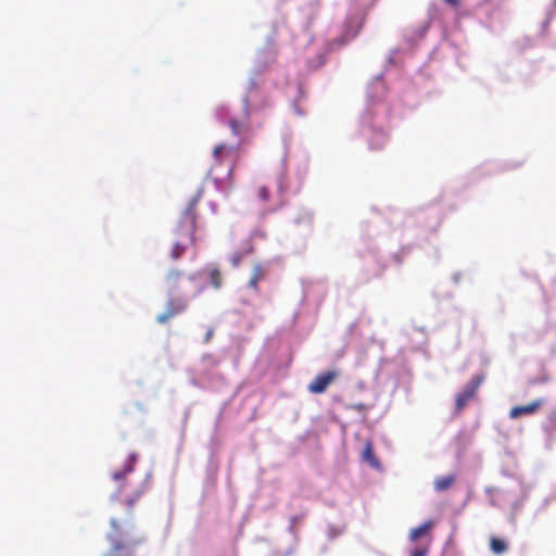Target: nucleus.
<instances>
[{
  "mask_svg": "<svg viewBox=\"0 0 556 556\" xmlns=\"http://www.w3.org/2000/svg\"><path fill=\"white\" fill-rule=\"evenodd\" d=\"M544 403L545 401L543 399H536L527 405L514 406L509 410V417L511 419H516L521 416L533 415L544 405Z\"/></svg>",
  "mask_w": 556,
  "mask_h": 556,
  "instance_id": "6",
  "label": "nucleus"
},
{
  "mask_svg": "<svg viewBox=\"0 0 556 556\" xmlns=\"http://www.w3.org/2000/svg\"><path fill=\"white\" fill-rule=\"evenodd\" d=\"M362 459L374 468L380 467V462L375 455L372 443L370 441L365 443L364 450L362 452Z\"/></svg>",
  "mask_w": 556,
  "mask_h": 556,
  "instance_id": "10",
  "label": "nucleus"
},
{
  "mask_svg": "<svg viewBox=\"0 0 556 556\" xmlns=\"http://www.w3.org/2000/svg\"><path fill=\"white\" fill-rule=\"evenodd\" d=\"M182 273L178 270H170L166 276V285L170 293L177 290L179 280L182 278Z\"/></svg>",
  "mask_w": 556,
  "mask_h": 556,
  "instance_id": "13",
  "label": "nucleus"
},
{
  "mask_svg": "<svg viewBox=\"0 0 556 556\" xmlns=\"http://www.w3.org/2000/svg\"><path fill=\"white\" fill-rule=\"evenodd\" d=\"M252 252V248L250 249H247L244 252H236L233 253L231 256H230V263L232 265V267H238L241 263V260L243 257V254H249Z\"/></svg>",
  "mask_w": 556,
  "mask_h": 556,
  "instance_id": "16",
  "label": "nucleus"
},
{
  "mask_svg": "<svg viewBox=\"0 0 556 556\" xmlns=\"http://www.w3.org/2000/svg\"><path fill=\"white\" fill-rule=\"evenodd\" d=\"M267 276V270L262 264H255L253 266L252 276L248 282L249 288L258 292V282L264 280Z\"/></svg>",
  "mask_w": 556,
  "mask_h": 556,
  "instance_id": "9",
  "label": "nucleus"
},
{
  "mask_svg": "<svg viewBox=\"0 0 556 556\" xmlns=\"http://www.w3.org/2000/svg\"><path fill=\"white\" fill-rule=\"evenodd\" d=\"M240 143L228 146L226 143L217 144L213 150V156L217 164H222L226 157H238Z\"/></svg>",
  "mask_w": 556,
  "mask_h": 556,
  "instance_id": "7",
  "label": "nucleus"
},
{
  "mask_svg": "<svg viewBox=\"0 0 556 556\" xmlns=\"http://www.w3.org/2000/svg\"><path fill=\"white\" fill-rule=\"evenodd\" d=\"M201 198L202 191H198L197 194L190 199L176 226L177 228L188 231L189 227H192V233L195 232L198 219L197 208Z\"/></svg>",
  "mask_w": 556,
  "mask_h": 556,
  "instance_id": "3",
  "label": "nucleus"
},
{
  "mask_svg": "<svg viewBox=\"0 0 556 556\" xmlns=\"http://www.w3.org/2000/svg\"><path fill=\"white\" fill-rule=\"evenodd\" d=\"M141 496V492L134 491L132 496L126 500L128 506H132V504Z\"/></svg>",
  "mask_w": 556,
  "mask_h": 556,
  "instance_id": "21",
  "label": "nucleus"
},
{
  "mask_svg": "<svg viewBox=\"0 0 556 556\" xmlns=\"http://www.w3.org/2000/svg\"><path fill=\"white\" fill-rule=\"evenodd\" d=\"M484 381V375H475L465 386L464 390L456 395L455 409L462 412L469 402L477 397V392Z\"/></svg>",
  "mask_w": 556,
  "mask_h": 556,
  "instance_id": "2",
  "label": "nucleus"
},
{
  "mask_svg": "<svg viewBox=\"0 0 556 556\" xmlns=\"http://www.w3.org/2000/svg\"><path fill=\"white\" fill-rule=\"evenodd\" d=\"M210 283L213 288L219 289L223 285V275L217 267H212L208 273Z\"/></svg>",
  "mask_w": 556,
  "mask_h": 556,
  "instance_id": "15",
  "label": "nucleus"
},
{
  "mask_svg": "<svg viewBox=\"0 0 556 556\" xmlns=\"http://www.w3.org/2000/svg\"><path fill=\"white\" fill-rule=\"evenodd\" d=\"M351 408H352V409H354V410H357V412H363V410H365L367 407H366V405H365V404H363V403H357V404H353V405L351 406Z\"/></svg>",
  "mask_w": 556,
  "mask_h": 556,
  "instance_id": "22",
  "label": "nucleus"
},
{
  "mask_svg": "<svg viewBox=\"0 0 556 556\" xmlns=\"http://www.w3.org/2000/svg\"><path fill=\"white\" fill-rule=\"evenodd\" d=\"M229 127L231 129V132L236 136H239L243 129L242 123L235 118L230 119Z\"/></svg>",
  "mask_w": 556,
  "mask_h": 556,
  "instance_id": "17",
  "label": "nucleus"
},
{
  "mask_svg": "<svg viewBox=\"0 0 556 556\" xmlns=\"http://www.w3.org/2000/svg\"><path fill=\"white\" fill-rule=\"evenodd\" d=\"M212 336V332L210 331L206 336V341L210 339V337Z\"/></svg>",
  "mask_w": 556,
  "mask_h": 556,
  "instance_id": "26",
  "label": "nucleus"
},
{
  "mask_svg": "<svg viewBox=\"0 0 556 556\" xmlns=\"http://www.w3.org/2000/svg\"><path fill=\"white\" fill-rule=\"evenodd\" d=\"M194 242L195 237L194 233H192V227H189L188 231L176 227L173 232L170 258L176 261L186 253L187 249L194 244Z\"/></svg>",
  "mask_w": 556,
  "mask_h": 556,
  "instance_id": "1",
  "label": "nucleus"
},
{
  "mask_svg": "<svg viewBox=\"0 0 556 556\" xmlns=\"http://www.w3.org/2000/svg\"><path fill=\"white\" fill-rule=\"evenodd\" d=\"M429 553V545L420 546L410 552L409 556H427Z\"/></svg>",
  "mask_w": 556,
  "mask_h": 556,
  "instance_id": "18",
  "label": "nucleus"
},
{
  "mask_svg": "<svg viewBox=\"0 0 556 556\" xmlns=\"http://www.w3.org/2000/svg\"><path fill=\"white\" fill-rule=\"evenodd\" d=\"M443 1L453 8H457L459 5V0H443Z\"/></svg>",
  "mask_w": 556,
  "mask_h": 556,
  "instance_id": "23",
  "label": "nucleus"
},
{
  "mask_svg": "<svg viewBox=\"0 0 556 556\" xmlns=\"http://www.w3.org/2000/svg\"><path fill=\"white\" fill-rule=\"evenodd\" d=\"M433 527V521L429 520L424 522L421 526L414 528L409 532V541L415 542L420 536L426 535Z\"/></svg>",
  "mask_w": 556,
  "mask_h": 556,
  "instance_id": "12",
  "label": "nucleus"
},
{
  "mask_svg": "<svg viewBox=\"0 0 556 556\" xmlns=\"http://www.w3.org/2000/svg\"><path fill=\"white\" fill-rule=\"evenodd\" d=\"M456 480L455 475L441 476L434 479L433 486L437 492H443L448 490Z\"/></svg>",
  "mask_w": 556,
  "mask_h": 556,
  "instance_id": "11",
  "label": "nucleus"
},
{
  "mask_svg": "<svg viewBox=\"0 0 556 556\" xmlns=\"http://www.w3.org/2000/svg\"><path fill=\"white\" fill-rule=\"evenodd\" d=\"M359 28H361V25H358V26H357V29H356V31H355V33H353L352 37H354V36H356V35H357V33H358Z\"/></svg>",
  "mask_w": 556,
  "mask_h": 556,
  "instance_id": "25",
  "label": "nucleus"
},
{
  "mask_svg": "<svg viewBox=\"0 0 556 556\" xmlns=\"http://www.w3.org/2000/svg\"><path fill=\"white\" fill-rule=\"evenodd\" d=\"M137 462V454L131 453L125 465L123 470L115 471L112 475V478L118 483V491L122 492L125 483L126 476L134 471L135 464Z\"/></svg>",
  "mask_w": 556,
  "mask_h": 556,
  "instance_id": "8",
  "label": "nucleus"
},
{
  "mask_svg": "<svg viewBox=\"0 0 556 556\" xmlns=\"http://www.w3.org/2000/svg\"><path fill=\"white\" fill-rule=\"evenodd\" d=\"M490 548L494 554L502 555L507 551L508 545L503 539L491 536Z\"/></svg>",
  "mask_w": 556,
  "mask_h": 556,
  "instance_id": "14",
  "label": "nucleus"
},
{
  "mask_svg": "<svg viewBox=\"0 0 556 556\" xmlns=\"http://www.w3.org/2000/svg\"><path fill=\"white\" fill-rule=\"evenodd\" d=\"M338 371L327 370L318 374L308 384L307 391L312 394H321L337 379Z\"/></svg>",
  "mask_w": 556,
  "mask_h": 556,
  "instance_id": "4",
  "label": "nucleus"
},
{
  "mask_svg": "<svg viewBox=\"0 0 556 556\" xmlns=\"http://www.w3.org/2000/svg\"><path fill=\"white\" fill-rule=\"evenodd\" d=\"M257 195L262 201L266 202L269 200V190L267 189V187H260L257 189Z\"/></svg>",
  "mask_w": 556,
  "mask_h": 556,
  "instance_id": "19",
  "label": "nucleus"
},
{
  "mask_svg": "<svg viewBox=\"0 0 556 556\" xmlns=\"http://www.w3.org/2000/svg\"><path fill=\"white\" fill-rule=\"evenodd\" d=\"M188 306V302L185 298H170L168 299L165 311L156 316L159 324H165L170 318L182 313Z\"/></svg>",
  "mask_w": 556,
  "mask_h": 556,
  "instance_id": "5",
  "label": "nucleus"
},
{
  "mask_svg": "<svg viewBox=\"0 0 556 556\" xmlns=\"http://www.w3.org/2000/svg\"><path fill=\"white\" fill-rule=\"evenodd\" d=\"M111 526H112V528H113V529L118 530V525H117V521H116V520L112 519V520H111Z\"/></svg>",
  "mask_w": 556,
  "mask_h": 556,
  "instance_id": "24",
  "label": "nucleus"
},
{
  "mask_svg": "<svg viewBox=\"0 0 556 556\" xmlns=\"http://www.w3.org/2000/svg\"><path fill=\"white\" fill-rule=\"evenodd\" d=\"M547 421L553 429H556V409L552 410L547 416Z\"/></svg>",
  "mask_w": 556,
  "mask_h": 556,
  "instance_id": "20",
  "label": "nucleus"
}]
</instances>
